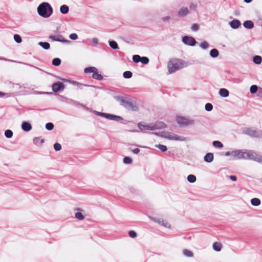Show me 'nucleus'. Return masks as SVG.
<instances>
[{"label": "nucleus", "mask_w": 262, "mask_h": 262, "mask_svg": "<svg viewBox=\"0 0 262 262\" xmlns=\"http://www.w3.org/2000/svg\"><path fill=\"white\" fill-rule=\"evenodd\" d=\"M139 130H135L134 132L144 131V130H155L161 129L166 127V125L163 122L157 121L151 123H146L141 121L138 123ZM132 132L133 130H132Z\"/></svg>", "instance_id": "1"}, {"label": "nucleus", "mask_w": 262, "mask_h": 262, "mask_svg": "<svg viewBox=\"0 0 262 262\" xmlns=\"http://www.w3.org/2000/svg\"><path fill=\"white\" fill-rule=\"evenodd\" d=\"M188 66L187 61L178 58L170 60L167 64V69L169 74H172L176 71Z\"/></svg>", "instance_id": "2"}, {"label": "nucleus", "mask_w": 262, "mask_h": 262, "mask_svg": "<svg viewBox=\"0 0 262 262\" xmlns=\"http://www.w3.org/2000/svg\"><path fill=\"white\" fill-rule=\"evenodd\" d=\"M38 15L45 18L50 17L53 14V9L51 5L48 2H42L37 7Z\"/></svg>", "instance_id": "3"}, {"label": "nucleus", "mask_w": 262, "mask_h": 262, "mask_svg": "<svg viewBox=\"0 0 262 262\" xmlns=\"http://www.w3.org/2000/svg\"><path fill=\"white\" fill-rule=\"evenodd\" d=\"M155 134L169 140L179 142H185L187 141V137L177 135L172 132H161L158 133H155Z\"/></svg>", "instance_id": "4"}, {"label": "nucleus", "mask_w": 262, "mask_h": 262, "mask_svg": "<svg viewBox=\"0 0 262 262\" xmlns=\"http://www.w3.org/2000/svg\"><path fill=\"white\" fill-rule=\"evenodd\" d=\"M176 120L177 123L181 127L192 126L195 123L194 119L181 116H177Z\"/></svg>", "instance_id": "5"}, {"label": "nucleus", "mask_w": 262, "mask_h": 262, "mask_svg": "<svg viewBox=\"0 0 262 262\" xmlns=\"http://www.w3.org/2000/svg\"><path fill=\"white\" fill-rule=\"evenodd\" d=\"M85 73H93L92 77L94 79L101 81L103 80V76L99 73L98 70L95 67H89L84 69Z\"/></svg>", "instance_id": "6"}, {"label": "nucleus", "mask_w": 262, "mask_h": 262, "mask_svg": "<svg viewBox=\"0 0 262 262\" xmlns=\"http://www.w3.org/2000/svg\"><path fill=\"white\" fill-rule=\"evenodd\" d=\"M243 133L251 137L260 138L262 137V132L249 127L244 128Z\"/></svg>", "instance_id": "7"}, {"label": "nucleus", "mask_w": 262, "mask_h": 262, "mask_svg": "<svg viewBox=\"0 0 262 262\" xmlns=\"http://www.w3.org/2000/svg\"><path fill=\"white\" fill-rule=\"evenodd\" d=\"M114 98L119 102L121 105L126 108L131 107V101L128 98L122 96H115Z\"/></svg>", "instance_id": "8"}, {"label": "nucleus", "mask_w": 262, "mask_h": 262, "mask_svg": "<svg viewBox=\"0 0 262 262\" xmlns=\"http://www.w3.org/2000/svg\"><path fill=\"white\" fill-rule=\"evenodd\" d=\"M225 155L227 157L231 156V160L242 159V149H235L232 151H226Z\"/></svg>", "instance_id": "9"}, {"label": "nucleus", "mask_w": 262, "mask_h": 262, "mask_svg": "<svg viewBox=\"0 0 262 262\" xmlns=\"http://www.w3.org/2000/svg\"><path fill=\"white\" fill-rule=\"evenodd\" d=\"M65 89L64 84L61 81H57L53 83L52 85V89L53 92L55 94L58 92L63 91Z\"/></svg>", "instance_id": "10"}, {"label": "nucleus", "mask_w": 262, "mask_h": 262, "mask_svg": "<svg viewBox=\"0 0 262 262\" xmlns=\"http://www.w3.org/2000/svg\"><path fill=\"white\" fill-rule=\"evenodd\" d=\"M132 59L136 63L141 62L143 64H147L149 62L148 57L143 56L141 57L139 55H135L132 57Z\"/></svg>", "instance_id": "11"}, {"label": "nucleus", "mask_w": 262, "mask_h": 262, "mask_svg": "<svg viewBox=\"0 0 262 262\" xmlns=\"http://www.w3.org/2000/svg\"><path fill=\"white\" fill-rule=\"evenodd\" d=\"M143 107L142 102L137 98H132V111L138 112Z\"/></svg>", "instance_id": "12"}, {"label": "nucleus", "mask_w": 262, "mask_h": 262, "mask_svg": "<svg viewBox=\"0 0 262 262\" xmlns=\"http://www.w3.org/2000/svg\"><path fill=\"white\" fill-rule=\"evenodd\" d=\"M49 38L53 41H58L62 43H69L70 41L64 38V37L60 34L56 35H51L49 36Z\"/></svg>", "instance_id": "13"}, {"label": "nucleus", "mask_w": 262, "mask_h": 262, "mask_svg": "<svg viewBox=\"0 0 262 262\" xmlns=\"http://www.w3.org/2000/svg\"><path fill=\"white\" fill-rule=\"evenodd\" d=\"M182 41L184 44L192 47L194 46L196 43L195 39L191 36H186L183 37L182 38Z\"/></svg>", "instance_id": "14"}, {"label": "nucleus", "mask_w": 262, "mask_h": 262, "mask_svg": "<svg viewBox=\"0 0 262 262\" xmlns=\"http://www.w3.org/2000/svg\"><path fill=\"white\" fill-rule=\"evenodd\" d=\"M250 160H253L255 162L262 163V156L252 150Z\"/></svg>", "instance_id": "15"}, {"label": "nucleus", "mask_w": 262, "mask_h": 262, "mask_svg": "<svg viewBox=\"0 0 262 262\" xmlns=\"http://www.w3.org/2000/svg\"><path fill=\"white\" fill-rule=\"evenodd\" d=\"M21 129L24 132H28L30 131L32 128L31 124L29 122L27 121H23V122L21 123Z\"/></svg>", "instance_id": "16"}, {"label": "nucleus", "mask_w": 262, "mask_h": 262, "mask_svg": "<svg viewBox=\"0 0 262 262\" xmlns=\"http://www.w3.org/2000/svg\"><path fill=\"white\" fill-rule=\"evenodd\" d=\"M106 119L116 121H120L123 120V118L121 117L110 113H107Z\"/></svg>", "instance_id": "17"}, {"label": "nucleus", "mask_w": 262, "mask_h": 262, "mask_svg": "<svg viewBox=\"0 0 262 262\" xmlns=\"http://www.w3.org/2000/svg\"><path fill=\"white\" fill-rule=\"evenodd\" d=\"M252 150H243L242 159L250 160Z\"/></svg>", "instance_id": "18"}, {"label": "nucleus", "mask_w": 262, "mask_h": 262, "mask_svg": "<svg viewBox=\"0 0 262 262\" xmlns=\"http://www.w3.org/2000/svg\"><path fill=\"white\" fill-rule=\"evenodd\" d=\"M72 84L74 85L77 86V87L80 90L83 89L84 87H93V88H97V86H94V85L82 84V83H81L76 81H75L74 82H72Z\"/></svg>", "instance_id": "19"}, {"label": "nucleus", "mask_w": 262, "mask_h": 262, "mask_svg": "<svg viewBox=\"0 0 262 262\" xmlns=\"http://www.w3.org/2000/svg\"><path fill=\"white\" fill-rule=\"evenodd\" d=\"M229 25L233 29H237L241 25V23L237 19H233L229 23Z\"/></svg>", "instance_id": "20"}, {"label": "nucleus", "mask_w": 262, "mask_h": 262, "mask_svg": "<svg viewBox=\"0 0 262 262\" xmlns=\"http://www.w3.org/2000/svg\"><path fill=\"white\" fill-rule=\"evenodd\" d=\"M219 94L221 97L226 98L229 96V92L226 89L222 88L220 89Z\"/></svg>", "instance_id": "21"}, {"label": "nucleus", "mask_w": 262, "mask_h": 262, "mask_svg": "<svg viewBox=\"0 0 262 262\" xmlns=\"http://www.w3.org/2000/svg\"><path fill=\"white\" fill-rule=\"evenodd\" d=\"M213 159V154L211 152L207 154L204 157V161L208 163H211V162H212Z\"/></svg>", "instance_id": "22"}, {"label": "nucleus", "mask_w": 262, "mask_h": 262, "mask_svg": "<svg viewBox=\"0 0 262 262\" xmlns=\"http://www.w3.org/2000/svg\"><path fill=\"white\" fill-rule=\"evenodd\" d=\"M38 45L41 47L42 48L46 50H48L50 48V44L48 42L46 41H39L38 43Z\"/></svg>", "instance_id": "23"}, {"label": "nucleus", "mask_w": 262, "mask_h": 262, "mask_svg": "<svg viewBox=\"0 0 262 262\" xmlns=\"http://www.w3.org/2000/svg\"><path fill=\"white\" fill-rule=\"evenodd\" d=\"M69 11V7L67 5H62L60 7V12L62 14H66Z\"/></svg>", "instance_id": "24"}, {"label": "nucleus", "mask_w": 262, "mask_h": 262, "mask_svg": "<svg viewBox=\"0 0 262 262\" xmlns=\"http://www.w3.org/2000/svg\"><path fill=\"white\" fill-rule=\"evenodd\" d=\"M189 12L188 9L186 7L182 8L178 11V14L180 16H185Z\"/></svg>", "instance_id": "25"}, {"label": "nucleus", "mask_w": 262, "mask_h": 262, "mask_svg": "<svg viewBox=\"0 0 262 262\" xmlns=\"http://www.w3.org/2000/svg\"><path fill=\"white\" fill-rule=\"evenodd\" d=\"M213 250L217 252H219L222 250V244L219 242H215L212 246Z\"/></svg>", "instance_id": "26"}, {"label": "nucleus", "mask_w": 262, "mask_h": 262, "mask_svg": "<svg viewBox=\"0 0 262 262\" xmlns=\"http://www.w3.org/2000/svg\"><path fill=\"white\" fill-rule=\"evenodd\" d=\"M108 44L110 47L114 50H116L119 49L118 45L117 42L114 40H109Z\"/></svg>", "instance_id": "27"}, {"label": "nucleus", "mask_w": 262, "mask_h": 262, "mask_svg": "<svg viewBox=\"0 0 262 262\" xmlns=\"http://www.w3.org/2000/svg\"><path fill=\"white\" fill-rule=\"evenodd\" d=\"M243 26L247 29H252L254 27V24L251 20H246L243 23Z\"/></svg>", "instance_id": "28"}, {"label": "nucleus", "mask_w": 262, "mask_h": 262, "mask_svg": "<svg viewBox=\"0 0 262 262\" xmlns=\"http://www.w3.org/2000/svg\"><path fill=\"white\" fill-rule=\"evenodd\" d=\"M253 61L256 64H260L262 62V57L259 55H255L253 58Z\"/></svg>", "instance_id": "29"}, {"label": "nucleus", "mask_w": 262, "mask_h": 262, "mask_svg": "<svg viewBox=\"0 0 262 262\" xmlns=\"http://www.w3.org/2000/svg\"><path fill=\"white\" fill-rule=\"evenodd\" d=\"M183 254L188 257H192L193 256V252L188 249H184L182 251Z\"/></svg>", "instance_id": "30"}, {"label": "nucleus", "mask_w": 262, "mask_h": 262, "mask_svg": "<svg viewBox=\"0 0 262 262\" xmlns=\"http://www.w3.org/2000/svg\"><path fill=\"white\" fill-rule=\"evenodd\" d=\"M251 204L254 206H258L260 204V200L256 198H253L250 201Z\"/></svg>", "instance_id": "31"}, {"label": "nucleus", "mask_w": 262, "mask_h": 262, "mask_svg": "<svg viewBox=\"0 0 262 262\" xmlns=\"http://www.w3.org/2000/svg\"><path fill=\"white\" fill-rule=\"evenodd\" d=\"M61 60L58 57L53 58L52 61V65L55 67L59 66L61 64Z\"/></svg>", "instance_id": "32"}, {"label": "nucleus", "mask_w": 262, "mask_h": 262, "mask_svg": "<svg viewBox=\"0 0 262 262\" xmlns=\"http://www.w3.org/2000/svg\"><path fill=\"white\" fill-rule=\"evenodd\" d=\"M219 55V51L216 49H213L210 51V55L212 58H216Z\"/></svg>", "instance_id": "33"}, {"label": "nucleus", "mask_w": 262, "mask_h": 262, "mask_svg": "<svg viewBox=\"0 0 262 262\" xmlns=\"http://www.w3.org/2000/svg\"><path fill=\"white\" fill-rule=\"evenodd\" d=\"M160 225L167 228L170 229L171 228L170 224L169 222L163 219L161 220Z\"/></svg>", "instance_id": "34"}, {"label": "nucleus", "mask_w": 262, "mask_h": 262, "mask_svg": "<svg viewBox=\"0 0 262 262\" xmlns=\"http://www.w3.org/2000/svg\"><path fill=\"white\" fill-rule=\"evenodd\" d=\"M4 135L7 138L10 139L13 137V133L10 129H7L5 131Z\"/></svg>", "instance_id": "35"}, {"label": "nucleus", "mask_w": 262, "mask_h": 262, "mask_svg": "<svg viewBox=\"0 0 262 262\" xmlns=\"http://www.w3.org/2000/svg\"><path fill=\"white\" fill-rule=\"evenodd\" d=\"M200 48L203 50H207L209 47V44L206 41H203L200 44Z\"/></svg>", "instance_id": "36"}, {"label": "nucleus", "mask_w": 262, "mask_h": 262, "mask_svg": "<svg viewBox=\"0 0 262 262\" xmlns=\"http://www.w3.org/2000/svg\"><path fill=\"white\" fill-rule=\"evenodd\" d=\"M212 145L214 147L217 148H222L223 147V144L219 141H214L212 142Z\"/></svg>", "instance_id": "37"}, {"label": "nucleus", "mask_w": 262, "mask_h": 262, "mask_svg": "<svg viewBox=\"0 0 262 262\" xmlns=\"http://www.w3.org/2000/svg\"><path fill=\"white\" fill-rule=\"evenodd\" d=\"M75 217L78 220L82 221L84 220V216L80 212H77L75 213Z\"/></svg>", "instance_id": "38"}, {"label": "nucleus", "mask_w": 262, "mask_h": 262, "mask_svg": "<svg viewBox=\"0 0 262 262\" xmlns=\"http://www.w3.org/2000/svg\"><path fill=\"white\" fill-rule=\"evenodd\" d=\"M54 125L52 122H48L46 124L45 127L48 130H52L53 129Z\"/></svg>", "instance_id": "39"}, {"label": "nucleus", "mask_w": 262, "mask_h": 262, "mask_svg": "<svg viewBox=\"0 0 262 262\" xmlns=\"http://www.w3.org/2000/svg\"><path fill=\"white\" fill-rule=\"evenodd\" d=\"M187 181L190 183H194L196 181V177L194 175L189 174L187 178Z\"/></svg>", "instance_id": "40"}, {"label": "nucleus", "mask_w": 262, "mask_h": 262, "mask_svg": "<svg viewBox=\"0 0 262 262\" xmlns=\"http://www.w3.org/2000/svg\"><path fill=\"white\" fill-rule=\"evenodd\" d=\"M155 147L158 148L160 150H161L163 152H165L167 150V148L166 146L162 144H156L155 145Z\"/></svg>", "instance_id": "41"}, {"label": "nucleus", "mask_w": 262, "mask_h": 262, "mask_svg": "<svg viewBox=\"0 0 262 262\" xmlns=\"http://www.w3.org/2000/svg\"><path fill=\"white\" fill-rule=\"evenodd\" d=\"M13 38L15 41L18 43H21L22 41V39L21 36L18 34H14L13 36Z\"/></svg>", "instance_id": "42"}, {"label": "nucleus", "mask_w": 262, "mask_h": 262, "mask_svg": "<svg viewBox=\"0 0 262 262\" xmlns=\"http://www.w3.org/2000/svg\"><path fill=\"white\" fill-rule=\"evenodd\" d=\"M55 95L58 96V97L60 99V100L62 102H67V101H70L71 99L58 94H55Z\"/></svg>", "instance_id": "43"}, {"label": "nucleus", "mask_w": 262, "mask_h": 262, "mask_svg": "<svg viewBox=\"0 0 262 262\" xmlns=\"http://www.w3.org/2000/svg\"><path fill=\"white\" fill-rule=\"evenodd\" d=\"M70 101L72 102L74 105H77V106H81L86 109H88V108L85 106L84 105V104L80 103L79 102L77 101H76V100H73V99H70Z\"/></svg>", "instance_id": "44"}, {"label": "nucleus", "mask_w": 262, "mask_h": 262, "mask_svg": "<svg viewBox=\"0 0 262 262\" xmlns=\"http://www.w3.org/2000/svg\"><path fill=\"white\" fill-rule=\"evenodd\" d=\"M61 148V145L58 142H56L54 144V149L56 151L60 150Z\"/></svg>", "instance_id": "45"}, {"label": "nucleus", "mask_w": 262, "mask_h": 262, "mask_svg": "<svg viewBox=\"0 0 262 262\" xmlns=\"http://www.w3.org/2000/svg\"><path fill=\"white\" fill-rule=\"evenodd\" d=\"M258 90V87L256 85H252L250 88V93L252 94L255 93Z\"/></svg>", "instance_id": "46"}, {"label": "nucleus", "mask_w": 262, "mask_h": 262, "mask_svg": "<svg viewBox=\"0 0 262 262\" xmlns=\"http://www.w3.org/2000/svg\"><path fill=\"white\" fill-rule=\"evenodd\" d=\"M123 77L126 79H129L131 78V71H125L123 74Z\"/></svg>", "instance_id": "47"}, {"label": "nucleus", "mask_w": 262, "mask_h": 262, "mask_svg": "<svg viewBox=\"0 0 262 262\" xmlns=\"http://www.w3.org/2000/svg\"><path fill=\"white\" fill-rule=\"evenodd\" d=\"M149 218L150 219V220H151L156 223H157L159 225L161 223V220H162V218L154 217H151V216H149Z\"/></svg>", "instance_id": "48"}, {"label": "nucleus", "mask_w": 262, "mask_h": 262, "mask_svg": "<svg viewBox=\"0 0 262 262\" xmlns=\"http://www.w3.org/2000/svg\"><path fill=\"white\" fill-rule=\"evenodd\" d=\"M123 161L124 164H131V157H125L123 158Z\"/></svg>", "instance_id": "49"}, {"label": "nucleus", "mask_w": 262, "mask_h": 262, "mask_svg": "<svg viewBox=\"0 0 262 262\" xmlns=\"http://www.w3.org/2000/svg\"><path fill=\"white\" fill-rule=\"evenodd\" d=\"M205 108L206 111L210 112L211 111L213 108V106L211 103H208L206 104L205 106Z\"/></svg>", "instance_id": "50"}, {"label": "nucleus", "mask_w": 262, "mask_h": 262, "mask_svg": "<svg viewBox=\"0 0 262 262\" xmlns=\"http://www.w3.org/2000/svg\"><path fill=\"white\" fill-rule=\"evenodd\" d=\"M199 29V26L197 24H193L191 27V29L193 31H197Z\"/></svg>", "instance_id": "51"}, {"label": "nucleus", "mask_w": 262, "mask_h": 262, "mask_svg": "<svg viewBox=\"0 0 262 262\" xmlns=\"http://www.w3.org/2000/svg\"><path fill=\"white\" fill-rule=\"evenodd\" d=\"M69 38L71 40H76L78 38V35L76 33H73L70 34Z\"/></svg>", "instance_id": "52"}, {"label": "nucleus", "mask_w": 262, "mask_h": 262, "mask_svg": "<svg viewBox=\"0 0 262 262\" xmlns=\"http://www.w3.org/2000/svg\"><path fill=\"white\" fill-rule=\"evenodd\" d=\"M33 143L37 146H39V139L38 137H34L33 140Z\"/></svg>", "instance_id": "53"}, {"label": "nucleus", "mask_w": 262, "mask_h": 262, "mask_svg": "<svg viewBox=\"0 0 262 262\" xmlns=\"http://www.w3.org/2000/svg\"><path fill=\"white\" fill-rule=\"evenodd\" d=\"M61 80H62L64 82H69V83H71L72 84V82H74L75 81L74 80H70V79H64V78H60Z\"/></svg>", "instance_id": "54"}, {"label": "nucleus", "mask_w": 262, "mask_h": 262, "mask_svg": "<svg viewBox=\"0 0 262 262\" xmlns=\"http://www.w3.org/2000/svg\"><path fill=\"white\" fill-rule=\"evenodd\" d=\"M170 16H165V17H163L162 19L163 21H168L170 19Z\"/></svg>", "instance_id": "55"}, {"label": "nucleus", "mask_w": 262, "mask_h": 262, "mask_svg": "<svg viewBox=\"0 0 262 262\" xmlns=\"http://www.w3.org/2000/svg\"><path fill=\"white\" fill-rule=\"evenodd\" d=\"M21 63H23V64H25V65H27V66H30V67H33V68H35V69H38V70H40L39 68L36 67H35V66H33V65L31 64H29V63H24V62H21Z\"/></svg>", "instance_id": "56"}, {"label": "nucleus", "mask_w": 262, "mask_h": 262, "mask_svg": "<svg viewBox=\"0 0 262 262\" xmlns=\"http://www.w3.org/2000/svg\"><path fill=\"white\" fill-rule=\"evenodd\" d=\"M8 93H5L0 91V98L3 97L5 96H8Z\"/></svg>", "instance_id": "57"}, {"label": "nucleus", "mask_w": 262, "mask_h": 262, "mask_svg": "<svg viewBox=\"0 0 262 262\" xmlns=\"http://www.w3.org/2000/svg\"><path fill=\"white\" fill-rule=\"evenodd\" d=\"M92 42L94 43L95 44H98V39L97 38H93L92 39Z\"/></svg>", "instance_id": "58"}, {"label": "nucleus", "mask_w": 262, "mask_h": 262, "mask_svg": "<svg viewBox=\"0 0 262 262\" xmlns=\"http://www.w3.org/2000/svg\"><path fill=\"white\" fill-rule=\"evenodd\" d=\"M229 178H230V180L233 181H236V177L235 176H230L229 177Z\"/></svg>", "instance_id": "59"}, {"label": "nucleus", "mask_w": 262, "mask_h": 262, "mask_svg": "<svg viewBox=\"0 0 262 262\" xmlns=\"http://www.w3.org/2000/svg\"><path fill=\"white\" fill-rule=\"evenodd\" d=\"M106 114H107V113L101 112V114H100V116H99L101 117H103L104 118H106Z\"/></svg>", "instance_id": "60"}, {"label": "nucleus", "mask_w": 262, "mask_h": 262, "mask_svg": "<svg viewBox=\"0 0 262 262\" xmlns=\"http://www.w3.org/2000/svg\"><path fill=\"white\" fill-rule=\"evenodd\" d=\"M133 152L136 154H137L139 152L140 149L139 148H135L132 150Z\"/></svg>", "instance_id": "61"}, {"label": "nucleus", "mask_w": 262, "mask_h": 262, "mask_svg": "<svg viewBox=\"0 0 262 262\" xmlns=\"http://www.w3.org/2000/svg\"><path fill=\"white\" fill-rule=\"evenodd\" d=\"M94 113L95 114H96L98 116H100V114H101V112H98V111H94Z\"/></svg>", "instance_id": "62"}, {"label": "nucleus", "mask_w": 262, "mask_h": 262, "mask_svg": "<svg viewBox=\"0 0 262 262\" xmlns=\"http://www.w3.org/2000/svg\"><path fill=\"white\" fill-rule=\"evenodd\" d=\"M39 146H40L45 142V140L43 139H39Z\"/></svg>", "instance_id": "63"}, {"label": "nucleus", "mask_w": 262, "mask_h": 262, "mask_svg": "<svg viewBox=\"0 0 262 262\" xmlns=\"http://www.w3.org/2000/svg\"><path fill=\"white\" fill-rule=\"evenodd\" d=\"M136 236H137L136 233L135 231H132V238L136 237Z\"/></svg>", "instance_id": "64"}]
</instances>
